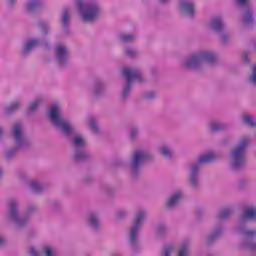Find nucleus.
Here are the masks:
<instances>
[{
  "mask_svg": "<svg viewBox=\"0 0 256 256\" xmlns=\"http://www.w3.org/2000/svg\"><path fill=\"white\" fill-rule=\"evenodd\" d=\"M48 118L50 123L68 139L71 141L73 147L72 161L76 164L87 163L93 159V155L87 151V139L81 133H78L75 126L69 121V119L63 116L61 106L53 105L48 112Z\"/></svg>",
  "mask_w": 256,
  "mask_h": 256,
  "instance_id": "f257e3e1",
  "label": "nucleus"
},
{
  "mask_svg": "<svg viewBox=\"0 0 256 256\" xmlns=\"http://www.w3.org/2000/svg\"><path fill=\"white\" fill-rule=\"evenodd\" d=\"M219 159V157L213 153H208L199 156L195 161L188 165V187L192 191H199L201 189V169L203 165H207Z\"/></svg>",
  "mask_w": 256,
  "mask_h": 256,
  "instance_id": "f03ea898",
  "label": "nucleus"
},
{
  "mask_svg": "<svg viewBox=\"0 0 256 256\" xmlns=\"http://www.w3.org/2000/svg\"><path fill=\"white\" fill-rule=\"evenodd\" d=\"M37 213V205L29 204L26 207L25 213L19 214V203L15 200L9 201V211L6 214V219L13 223L16 229H25L29 225V217Z\"/></svg>",
  "mask_w": 256,
  "mask_h": 256,
  "instance_id": "7ed1b4c3",
  "label": "nucleus"
},
{
  "mask_svg": "<svg viewBox=\"0 0 256 256\" xmlns=\"http://www.w3.org/2000/svg\"><path fill=\"white\" fill-rule=\"evenodd\" d=\"M149 163H155V154L143 149H136L130 155L128 164L129 175L132 179L141 177V169Z\"/></svg>",
  "mask_w": 256,
  "mask_h": 256,
  "instance_id": "20e7f679",
  "label": "nucleus"
},
{
  "mask_svg": "<svg viewBox=\"0 0 256 256\" xmlns=\"http://www.w3.org/2000/svg\"><path fill=\"white\" fill-rule=\"evenodd\" d=\"M12 136L14 146L9 147L4 151V159L6 161H13L22 149H29L32 145L31 140L27 139L23 134V127L20 123L14 124L12 128Z\"/></svg>",
  "mask_w": 256,
  "mask_h": 256,
  "instance_id": "39448f33",
  "label": "nucleus"
},
{
  "mask_svg": "<svg viewBox=\"0 0 256 256\" xmlns=\"http://www.w3.org/2000/svg\"><path fill=\"white\" fill-rule=\"evenodd\" d=\"M250 143L249 138H243L230 151V169L234 171V173H239L245 169V164L247 163V149Z\"/></svg>",
  "mask_w": 256,
  "mask_h": 256,
  "instance_id": "423d86ee",
  "label": "nucleus"
},
{
  "mask_svg": "<svg viewBox=\"0 0 256 256\" xmlns=\"http://www.w3.org/2000/svg\"><path fill=\"white\" fill-rule=\"evenodd\" d=\"M231 215H233V207H225L218 212L216 216L218 222L206 238L207 245H213V243L221 239L223 231H225L224 223H227L231 219Z\"/></svg>",
  "mask_w": 256,
  "mask_h": 256,
  "instance_id": "0eeeda50",
  "label": "nucleus"
},
{
  "mask_svg": "<svg viewBox=\"0 0 256 256\" xmlns=\"http://www.w3.org/2000/svg\"><path fill=\"white\" fill-rule=\"evenodd\" d=\"M122 75L126 79V82L122 87L121 101L122 103H127L129 97H131V91H133V81L144 83L145 78L143 77V72L137 68H124Z\"/></svg>",
  "mask_w": 256,
  "mask_h": 256,
  "instance_id": "6e6552de",
  "label": "nucleus"
},
{
  "mask_svg": "<svg viewBox=\"0 0 256 256\" xmlns=\"http://www.w3.org/2000/svg\"><path fill=\"white\" fill-rule=\"evenodd\" d=\"M76 7L84 23H95L101 17V6L98 2L76 0Z\"/></svg>",
  "mask_w": 256,
  "mask_h": 256,
  "instance_id": "1a4fd4ad",
  "label": "nucleus"
},
{
  "mask_svg": "<svg viewBox=\"0 0 256 256\" xmlns=\"http://www.w3.org/2000/svg\"><path fill=\"white\" fill-rule=\"evenodd\" d=\"M145 219H147V212L140 211L134 217L132 226L130 228L129 234V243L132 251V255H137L141 248L139 247V231H141V227L145 223Z\"/></svg>",
  "mask_w": 256,
  "mask_h": 256,
  "instance_id": "9d476101",
  "label": "nucleus"
},
{
  "mask_svg": "<svg viewBox=\"0 0 256 256\" xmlns=\"http://www.w3.org/2000/svg\"><path fill=\"white\" fill-rule=\"evenodd\" d=\"M247 221H253L256 223V207L249 206L244 209L242 216L239 219L237 225V232L245 237L246 239L255 238L256 237V230H247Z\"/></svg>",
  "mask_w": 256,
  "mask_h": 256,
  "instance_id": "9b49d317",
  "label": "nucleus"
},
{
  "mask_svg": "<svg viewBox=\"0 0 256 256\" xmlns=\"http://www.w3.org/2000/svg\"><path fill=\"white\" fill-rule=\"evenodd\" d=\"M37 47H46L49 50L51 49V44L47 42V38H30L22 44L20 57L22 59H27Z\"/></svg>",
  "mask_w": 256,
  "mask_h": 256,
  "instance_id": "f8f14e48",
  "label": "nucleus"
},
{
  "mask_svg": "<svg viewBox=\"0 0 256 256\" xmlns=\"http://www.w3.org/2000/svg\"><path fill=\"white\" fill-rule=\"evenodd\" d=\"M235 3L238 7L244 9L241 16L242 24L245 27H255V12L251 7V0H235Z\"/></svg>",
  "mask_w": 256,
  "mask_h": 256,
  "instance_id": "ddd939ff",
  "label": "nucleus"
},
{
  "mask_svg": "<svg viewBox=\"0 0 256 256\" xmlns=\"http://www.w3.org/2000/svg\"><path fill=\"white\" fill-rule=\"evenodd\" d=\"M55 61L60 69H67L71 59V51L65 44H56L54 48Z\"/></svg>",
  "mask_w": 256,
  "mask_h": 256,
  "instance_id": "4468645a",
  "label": "nucleus"
},
{
  "mask_svg": "<svg viewBox=\"0 0 256 256\" xmlns=\"http://www.w3.org/2000/svg\"><path fill=\"white\" fill-rule=\"evenodd\" d=\"M178 11L190 21H195V17H197L195 0H178Z\"/></svg>",
  "mask_w": 256,
  "mask_h": 256,
  "instance_id": "2eb2a0df",
  "label": "nucleus"
},
{
  "mask_svg": "<svg viewBox=\"0 0 256 256\" xmlns=\"http://www.w3.org/2000/svg\"><path fill=\"white\" fill-rule=\"evenodd\" d=\"M182 69L185 71H201L203 64L201 63V58L199 53L191 54L181 63Z\"/></svg>",
  "mask_w": 256,
  "mask_h": 256,
  "instance_id": "dca6fc26",
  "label": "nucleus"
},
{
  "mask_svg": "<svg viewBox=\"0 0 256 256\" xmlns=\"http://www.w3.org/2000/svg\"><path fill=\"white\" fill-rule=\"evenodd\" d=\"M86 225L92 233H101L103 224L101 223V217L95 211L89 212L86 215Z\"/></svg>",
  "mask_w": 256,
  "mask_h": 256,
  "instance_id": "f3484780",
  "label": "nucleus"
},
{
  "mask_svg": "<svg viewBox=\"0 0 256 256\" xmlns=\"http://www.w3.org/2000/svg\"><path fill=\"white\" fill-rule=\"evenodd\" d=\"M208 29L212 31L215 35H219L220 33H223L227 30V25H225V20L223 19V16L217 15L212 18H210L208 22Z\"/></svg>",
  "mask_w": 256,
  "mask_h": 256,
  "instance_id": "a211bd4d",
  "label": "nucleus"
},
{
  "mask_svg": "<svg viewBox=\"0 0 256 256\" xmlns=\"http://www.w3.org/2000/svg\"><path fill=\"white\" fill-rule=\"evenodd\" d=\"M107 93V82L101 78L94 80L92 85V95L95 99H103Z\"/></svg>",
  "mask_w": 256,
  "mask_h": 256,
  "instance_id": "6ab92c4d",
  "label": "nucleus"
},
{
  "mask_svg": "<svg viewBox=\"0 0 256 256\" xmlns=\"http://www.w3.org/2000/svg\"><path fill=\"white\" fill-rule=\"evenodd\" d=\"M185 199V192L183 190H178L177 192H174L167 200L166 202V209L168 211H173L181 201Z\"/></svg>",
  "mask_w": 256,
  "mask_h": 256,
  "instance_id": "aec40b11",
  "label": "nucleus"
},
{
  "mask_svg": "<svg viewBox=\"0 0 256 256\" xmlns=\"http://www.w3.org/2000/svg\"><path fill=\"white\" fill-rule=\"evenodd\" d=\"M47 5L43 0H28L26 4V11L31 15H35V13H41V11H45Z\"/></svg>",
  "mask_w": 256,
  "mask_h": 256,
  "instance_id": "412c9836",
  "label": "nucleus"
},
{
  "mask_svg": "<svg viewBox=\"0 0 256 256\" xmlns=\"http://www.w3.org/2000/svg\"><path fill=\"white\" fill-rule=\"evenodd\" d=\"M60 23L62 25L64 35H69V33H71V15L69 14V10L67 8L62 11Z\"/></svg>",
  "mask_w": 256,
  "mask_h": 256,
  "instance_id": "4be33fe9",
  "label": "nucleus"
},
{
  "mask_svg": "<svg viewBox=\"0 0 256 256\" xmlns=\"http://www.w3.org/2000/svg\"><path fill=\"white\" fill-rule=\"evenodd\" d=\"M210 133H221L223 131H229V124L225 122L212 121L209 124Z\"/></svg>",
  "mask_w": 256,
  "mask_h": 256,
  "instance_id": "5701e85b",
  "label": "nucleus"
},
{
  "mask_svg": "<svg viewBox=\"0 0 256 256\" xmlns=\"http://www.w3.org/2000/svg\"><path fill=\"white\" fill-rule=\"evenodd\" d=\"M159 153L164 159H167L168 161H171L173 157H175V150H173V147L171 145L162 144L159 147Z\"/></svg>",
  "mask_w": 256,
  "mask_h": 256,
  "instance_id": "b1692460",
  "label": "nucleus"
},
{
  "mask_svg": "<svg viewBox=\"0 0 256 256\" xmlns=\"http://www.w3.org/2000/svg\"><path fill=\"white\" fill-rule=\"evenodd\" d=\"M117 41L122 45H130L131 43H135V41H137V35L133 33H120L117 35Z\"/></svg>",
  "mask_w": 256,
  "mask_h": 256,
  "instance_id": "393cba45",
  "label": "nucleus"
},
{
  "mask_svg": "<svg viewBox=\"0 0 256 256\" xmlns=\"http://www.w3.org/2000/svg\"><path fill=\"white\" fill-rule=\"evenodd\" d=\"M41 103H43L42 97H38L34 101H32L26 110V115L28 117H32V115H35L36 112L39 111V107H41Z\"/></svg>",
  "mask_w": 256,
  "mask_h": 256,
  "instance_id": "a878e982",
  "label": "nucleus"
},
{
  "mask_svg": "<svg viewBox=\"0 0 256 256\" xmlns=\"http://www.w3.org/2000/svg\"><path fill=\"white\" fill-rule=\"evenodd\" d=\"M198 55L202 64L209 63L210 65H213V63L217 61V56L213 52H198Z\"/></svg>",
  "mask_w": 256,
  "mask_h": 256,
  "instance_id": "bb28decb",
  "label": "nucleus"
},
{
  "mask_svg": "<svg viewBox=\"0 0 256 256\" xmlns=\"http://www.w3.org/2000/svg\"><path fill=\"white\" fill-rule=\"evenodd\" d=\"M178 256H191V244L189 241H184L179 245Z\"/></svg>",
  "mask_w": 256,
  "mask_h": 256,
  "instance_id": "cd10ccee",
  "label": "nucleus"
},
{
  "mask_svg": "<svg viewBox=\"0 0 256 256\" xmlns=\"http://www.w3.org/2000/svg\"><path fill=\"white\" fill-rule=\"evenodd\" d=\"M88 124L90 125V129L94 135H99L101 133V129L99 128V124L97 123V117L91 115L87 118Z\"/></svg>",
  "mask_w": 256,
  "mask_h": 256,
  "instance_id": "c85d7f7f",
  "label": "nucleus"
},
{
  "mask_svg": "<svg viewBox=\"0 0 256 256\" xmlns=\"http://www.w3.org/2000/svg\"><path fill=\"white\" fill-rule=\"evenodd\" d=\"M30 189L33 193H36L37 195H41V193L45 191V184L37 180H32L30 182Z\"/></svg>",
  "mask_w": 256,
  "mask_h": 256,
  "instance_id": "c756f323",
  "label": "nucleus"
},
{
  "mask_svg": "<svg viewBox=\"0 0 256 256\" xmlns=\"http://www.w3.org/2000/svg\"><path fill=\"white\" fill-rule=\"evenodd\" d=\"M23 105V102L21 100H17L12 102L6 109L5 113L6 115H13L15 111H19L21 109V106Z\"/></svg>",
  "mask_w": 256,
  "mask_h": 256,
  "instance_id": "7c9ffc66",
  "label": "nucleus"
},
{
  "mask_svg": "<svg viewBox=\"0 0 256 256\" xmlns=\"http://www.w3.org/2000/svg\"><path fill=\"white\" fill-rule=\"evenodd\" d=\"M141 129L137 125H132L129 127V139L132 142H135L139 139Z\"/></svg>",
  "mask_w": 256,
  "mask_h": 256,
  "instance_id": "2f4dec72",
  "label": "nucleus"
},
{
  "mask_svg": "<svg viewBox=\"0 0 256 256\" xmlns=\"http://www.w3.org/2000/svg\"><path fill=\"white\" fill-rule=\"evenodd\" d=\"M38 28L41 31L43 37H47L49 35V31H51V25H49V22L40 20L38 22Z\"/></svg>",
  "mask_w": 256,
  "mask_h": 256,
  "instance_id": "473e14b6",
  "label": "nucleus"
},
{
  "mask_svg": "<svg viewBox=\"0 0 256 256\" xmlns=\"http://www.w3.org/2000/svg\"><path fill=\"white\" fill-rule=\"evenodd\" d=\"M242 123L246 127H251V128H255L256 127L255 117H253V116H251L249 114H244L242 116Z\"/></svg>",
  "mask_w": 256,
  "mask_h": 256,
  "instance_id": "72a5a7b5",
  "label": "nucleus"
},
{
  "mask_svg": "<svg viewBox=\"0 0 256 256\" xmlns=\"http://www.w3.org/2000/svg\"><path fill=\"white\" fill-rule=\"evenodd\" d=\"M156 234L158 237H167L169 235V227L165 223H160L157 225Z\"/></svg>",
  "mask_w": 256,
  "mask_h": 256,
  "instance_id": "f704fd0d",
  "label": "nucleus"
},
{
  "mask_svg": "<svg viewBox=\"0 0 256 256\" xmlns=\"http://www.w3.org/2000/svg\"><path fill=\"white\" fill-rule=\"evenodd\" d=\"M241 249H245L247 251H256V243L252 242V240L244 239L240 244Z\"/></svg>",
  "mask_w": 256,
  "mask_h": 256,
  "instance_id": "c9c22d12",
  "label": "nucleus"
},
{
  "mask_svg": "<svg viewBox=\"0 0 256 256\" xmlns=\"http://www.w3.org/2000/svg\"><path fill=\"white\" fill-rule=\"evenodd\" d=\"M218 37H220V41L224 47H227V45L231 43V34L227 30H224L222 33L218 34Z\"/></svg>",
  "mask_w": 256,
  "mask_h": 256,
  "instance_id": "e433bc0d",
  "label": "nucleus"
},
{
  "mask_svg": "<svg viewBox=\"0 0 256 256\" xmlns=\"http://www.w3.org/2000/svg\"><path fill=\"white\" fill-rule=\"evenodd\" d=\"M124 55L125 57H129V59H135L139 57V51L133 47H126L124 49Z\"/></svg>",
  "mask_w": 256,
  "mask_h": 256,
  "instance_id": "4c0bfd02",
  "label": "nucleus"
},
{
  "mask_svg": "<svg viewBox=\"0 0 256 256\" xmlns=\"http://www.w3.org/2000/svg\"><path fill=\"white\" fill-rule=\"evenodd\" d=\"M46 203L54 213H59L62 209L61 202L57 200H47Z\"/></svg>",
  "mask_w": 256,
  "mask_h": 256,
  "instance_id": "58836bf2",
  "label": "nucleus"
},
{
  "mask_svg": "<svg viewBox=\"0 0 256 256\" xmlns=\"http://www.w3.org/2000/svg\"><path fill=\"white\" fill-rule=\"evenodd\" d=\"M102 192L104 193V195H107L108 197L115 196V189L109 184L102 185Z\"/></svg>",
  "mask_w": 256,
  "mask_h": 256,
  "instance_id": "ea45409f",
  "label": "nucleus"
},
{
  "mask_svg": "<svg viewBox=\"0 0 256 256\" xmlns=\"http://www.w3.org/2000/svg\"><path fill=\"white\" fill-rule=\"evenodd\" d=\"M142 99H145V101H154V99H157V92L146 91L142 94Z\"/></svg>",
  "mask_w": 256,
  "mask_h": 256,
  "instance_id": "a19ab883",
  "label": "nucleus"
},
{
  "mask_svg": "<svg viewBox=\"0 0 256 256\" xmlns=\"http://www.w3.org/2000/svg\"><path fill=\"white\" fill-rule=\"evenodd\" d=\"M248 83L252 85V87H256V64H254L252 67V72L248 79Z\"/></svg>",
  "mask_w": 256,
  "mask_h": 256,
  "instance_id": "79ce46f5",
  "label": "nucleus"
},
{
  "mask_svg": "<svg viewBox=\"0 0 256 256\" xmlns=\"http://www.w3.org/2000/svg\"><path fill=\"white\" fill-rule=\"evenodd\" d=\"M127 215H129V212L127 210H118L116 213L117 219L120 221H123V219H127Z\"/></svg>",
  "mask_w": 256,
  "mask_h": 256,
  "instance_id": "37998d69",
  "label": "nucleus"
},
{
  "mask_svg": "<svg viewBox=\"0 0 256 256\" xmlns=\"http://www.w3.org/2000/svg\"><path fill=\"white\" fill-rule=\"evenodd\" d=\"M172 253H173V246L171 245L164 246L162 251V256H171Z\"/></svg>",
  "mask_w": 256,
  "mask_h": 256,
  "instance_id": "c03bdc74",
  "label": "nucleus"
},
{
  "mask_svg": "<svg viewBox=\"0 0 256 256\" xmlns=\"http://www.w3.org/2000/svg\"><path fill=\"white\" fill-rule=\"evenodd\" d=\"M196 218L203 219V216L205 215V209L203 208H197L195 212Z\"/></svg>",
  "mask_w": 256,
  "mask_h": 256,
  "instance_id": "a18cd8bd",
  "label": "nucleus"
},
{
  "mask_svg": "<svg viewBox=\"0 0 256 256\" xmlns=\"http://www.w3.org/2000/svg\"><path fill=\"white\" fill-rule=\"evenodd\" d=\"M150 75L153 77V79H157V75H159V68L151 67L150 68Z\"/></svg>",
  "mask_w": 256,
  "mask_h": 256,
  "instance_id": "49530a36",
  "label": "nucleus"
},
{
  "mask_svg": "<svg viewBox=\"0 0 256 256\" xmlns=\"http://www.w3.org/2000/svg\"><path fill=\"white\" fill-rule=\"evenodd\" d=\"M248 181H247V179H240L239 181H238V187H239V189H245V187H247V185H248Z\"/></svg>",
  "mask_w": 256,
  "mask_h": 256,
  "instance_id": "de8ad7c7",
  "label": "nucleus"
},
{
  "mask_svg": "<svg viewBox=\"0 0 256 256\" xmlns=\"http://www.w3.org/2000/svg\"><path fill=\"white\" fill-rule=\"evenodd\" d=\"M231 143V138H223L222 140H220V145L222 147H227V145H229Z\"/></svg>",
  "mask_w": 256,
  "mask_h": 256,
  "instance_id": "09e8293b",
  "label": "nucleus"
},
{
  "mask_svg": "<svg viewBox=\"0 0 256 256\" xmlns=\"http://www.w3.org/2000/svg\"><path fill=\"white\" fill-rule=\"evenodd\" d=\"M83 182L86 183V185H89L90 183H93V176L91 175H86L83 178Z\"/></svg>",
  "mask_w": 256,
  "mask_h": 256,
  "instance_id": "8fccbe9b",
  "label": "nucleus"
},
{
  "mask_svg": "<svg viewBox=\"0 0 256 256\" xmlns=\"http://www.w3.org/2000/svg\"><path fill=\"white\" fill-rule=\"evenodd\" d=\"M242 61L245 65H249L251 63V59L249 58V55L248 54H244L242 56Z\"/></svg>",
  "mask_w": 256,
  "mask_h": 256,
  "instance_id": "3c124183",
  "label": "nucleus"
},
{
  "mask_svg": "<svg viewBox=\"0 0 256 256\" xmlns=\"http://www.w3.org/2000/svg\"><path fill=\"white\" fill-rule=\"evenodd\" d=\"M29 255H31V256H39V252H37V250L34 247H31L29 249Z\"/></svg>",
  "mask_w": 256,
  "mask_h": 256,
  "instance_id": "603ef678",
  "label": "nucleus"
},
{
  "mask_svg": "<svg viewBox=\"0 0 256 256\" xmlns=\"http://www.w3.org/2000/svg\"><path fill=\"white\" fill-rule=\"evenodd\" d=\"M16 3H17V0H8V7H10V9H13Z\"/></svg>",
  "mask_w": 256,
  "mask_h": 256,
  "instance_id": "864d4df0",
  "label": "nucleus"
},
{
  "mask_svg": "<svg viewBox=\"0 0 256 256\" xmlns=\"http://www.w3.org/2000/svg\"><path fill=\"white\" fill-rule=\"evenodd\" d=\"M158 3L160 5H169L171 3V0H158Z\"/></svg>",
  "mask_w": 256,
  "mask_h": 256,
  "instance_id": "5fc2aeb1",
  "label": "nucleus"
},
{
  "mask_svg": "<svg viewBox=\"0 0 256 256\" xmlns=\"http://www.w3.org/2000/svg\"><path fill=\"white\" fill-rule=\"evenodd\" d=\"M3 135H5V128L3 126H0V141L3 139Z\"/></svg>",
  "mask_w": 256,
  "mask_h": 256,
  "instance_id": "6e6d98bb",
  "label": "nucleus"
},
{
  "mask_svg": "<svg viewBox=\"0 0 256 256\" xmlns=\"http://www.w3.org/2000/svg\"><path fill=\"white\" fill-rule=\"evenodd\" d=\"M5 243H7V241L3 237H0V247H3Z\"/></svg>",
  "mask_w": 256,
  "mask_h": 256,
  "instance_id": "4d7b16f0",
  "label": "nucleus"
},
{
  "mask_svg": "<svg viewBox=\"0 0 256 256\" xmlns=\"http://www.w3.org/2000/svg\"><path fill=\"white\" fill-rule=\"evenodd\" d=\"M20 177H21V179H27V174L22 173V174H20Z\"/></svg>",
  "mask_w": 256,
  "mask_h": 256,
  "instance_id": "13d9d810",
  "label": "nucleus"
}]
</instances>
